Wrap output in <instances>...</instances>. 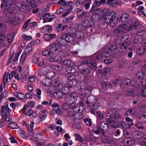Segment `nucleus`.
<instances>
[{"label":"nucleus","mask_w":146,"mask_h":146,"mask_svg":"<svg viewBox=\"0 0 146 146\" xmlns=\"http://www.w3.org/2000/svg\"><path fill=\"white\" fill-rule=\"evenodd\" d=\"M47 49L42 52V54L43 56L48 57L52 54H58L61 51L60 46L57 44H51L47 46Z\"/></svg>","instance_id":"f257e3e1"},{"label":"nucleus","mask_w":146,"mask_h":146,"mask_svg":"<svg viewBox=\"0 0 146 146\" xmlns=\"http://www.w3.org/2000/svg\"><path fill=\"white\" fill-rule=\"evenodd\" d=\"M116 16L115 13L113 11H111L106 14L104 21L107 24H110L111 27H114L116 24L115 21Z\"/></svg>","instance_id":"f03ea898"},{"label":"nucleus","mask_w":146,"mask_h":146,"mask_svg":"<svg viewBox=\"0 0 146 146\" xmlns=\"http://www.w3.org/2000/svg\"><path fill=\"white\" fill-rule=\"evenodd\" d=\"M21 15L20 14H16L13 16L6 17L4 21L11 25H16L20 24L22 21L23 19L20 17Z\"/></svg>","instance_id":"7ed1b4c3"},{"label":"nucleus","mask_w":146,"mask_h":146,"mask_svg":"<svg viewBox=\"0 0 146 146\" xmlns=\"http://www.w3.org/2000/svg\"><path fill=\"white\" fill-rule=\"evenodd\" d=\"M12 0H2L1 7L2 8L5 7V12L6 14H10L14 12V8L12 5Z\"/></svg>","instance_id":"20e7f679"},{"label":"nucleus","mask_w":146,"mask_h":146,"mask_svg":"<svg viewBox=\"0 0 146 146\" xmlns=\"http://www.w3.org/2000/svg\"><path fill=\"white\" fill-rule=\"evenodd\" d=\"M78 94L76 92H72L69 94L65 98L66 101L70 104V107L72 108H74L76 107L74 103L78 100Z\"/></svg>","instance_id":"39448f33"},{"label":"nucleus","mask_w":146,"mask_h":146,"mask_svg":"<svg viewBox=\"0 0 146 146\" xmlns=\"http://www.w3.org/2000/svg\"><path fill=\"white\" fill-rule=\"evenodd\" d=\"M94 58L91 57L90 59L86 58L82 61V64H80L78 66V68L80 69L85 66V64H88L89 67L92 69L94 70L96 68V62L94 60Z\"/></svg>","instance_id":"423d86ee"},{"label":"nucleus","mask_w":146,"mask_h":146,"mask_svg":"<svg viewBox=\"0 0 146 146\" xmlns=\"http://www.w3.org/2000/svg\"><path fill=\"white\" fill-rule=\"evenodd\" d=\"M67 85V86H66L62 84H59L56 85L55 89L57 90H60L64 94L70 91V89L69 88H72L73 86V85H69L68 83Z\"/></svg>","instance_id":"0eeeda50"},{"label":"nucleus","mask_w":146,"mask_h":146,"mask_svg":"<svg viewBox=\"0 0 146 146\" xmlns=\"http://www.w3.org/2000/svg\"><path fill=\"white\" fill-rule=\"evenodd\" d=\"M136 76L138 78H142L141 80L144 82L146 80V64L144 65L141 69L136 74Z\"/></svg>","instance_id":"6e6552de"},{"label":"nucleus","mask_w":146,"mask_h":146,"mask_svg":"<svg viewBox=\"0 0 146 146\" xmlns=\"http://www.w3.org/2000/svg\"><path fill=\"white\" fill-rule=\"evenodd\" d=\"M34 124V122L30 121L29 119H27L26 121H24L23 122V126L26 127L30 135L33 134L34 132L33 130Z\"/></svg>","instance_id":"1a4fd4ad"},{"label":"nucleus","mask_w":146,"mask_h":146,"mask_svg":"<svg viewBox=\"0 0 146 146\" xmlns=\"http://www.w3.org/2000/svg\"><path fill=\"white\" fill-rule=\"evenodd\" d=\"M139 88L138 87L136 86L133 89H128L126 92V94L127 95L134 97L139 96L140 94L139 92Z\"/></svg>","instance_id":"9d476101"},{"label":"nucleus","mask_w":146,"mask_h":146,"mask_svg":"<svg viewBox=\"0 0 146 146\" xmlns=\"http://www.w3.org/2000/svg\"><path fill=\"white\" fill-rule=\"evenodd\" d=\"M16 74L17 72L15 71L12 72L11 73H9L7 75L5 73L4 74L3 78L4 84L5 85L9 83L8 81V78L10 80L14 76V75H16Z\"/></svg>","instance_id":"9b49d317"},{"label":"nucleus","mask_w":146,"mask_h":146,"mask_svg":"<svg viewBox=\"0 0 146 146\" xmlns=\"http://www.w3.org/2000/svg\"><path fill=\"white\" fill-rule=\"evenodd\" d=\"M90 13H92V14L96 16H98L99 18L98 19H102V11L101 9L100 8L97 9L96 10H94L92 7L90 11Z\"/></svg>","instance_id":"f8f14e48"},{"label":"nucleus","mask_w":146,"mask_h":146,"mask_svg":"<svg viewBox=\"0 0 146 146\" xmlns=\"http://www.w3.org/2000/svg\"><path fill=\"white\" fill-rule=\"evenodd\" d=\"M129 133L126 135L124 136L125 137V138L124 139V142L125 144L126 143V145H131L134 144L135 143V139L134 138L132 137H129Z\"/></svg>","instance_id":"ddd939ff"},{"label":"nucleus","mask_w":146,"mask_h":146,"mask_svg":"<svg viewBox=\"0 0 146 146\" xmlns=\"http://www.w3.org/2000/svg\"><path fill=\"white\" fill-rule=\"evenodd\" d=\"M108 125L107 123L105 121H102L100 124V127L99 126L97 127V129L102 131V135H103L104 131L108 130Z\"/></svg>","instance_id":"4468645a"},{"label":"nucleus","mask_w":146,"mask_h":146,"mask_svg":"<svg viewBox=\"0 0 146 146\" xmlns=\"http://www.w3.org/2000/svg\"><path fill=\"white\" fill-rule=\"evenodd\" d=\"M127 28L125 24L120 25L115 30L114 33L117 34L118 33L124 32Z\"/></svg>","instance_id":"2eb2a0df"},{"label":"nucleus","mask_w":146,"mask_h":146,"mask_svg":"<svg viewBox=\"0 0 146 146\" xmlns=\"http://www.w3.org/2000/svg\"><path fill=\"white\" fill-rule=\"evenodd\" d=\"M23 113L26 115L29 116L32 115L33 113V111L31 110L29 108L26 106V105H24L23 108Z\"/></svg>","instance_id":"dca6fc26"},{"label":"nucleus","mask_w":146,"mask_h":146,"mask_svg":"<svg viewBox=\"0 0 146 146\" xmlns=\"http://www.w3.org/2000/svg\"><path fill=\"white\" fill-rule=\"evenodd\" d=\"M120 125L122 128L123 135L124 136H125L128 133L127 129L129 128V127L127 125V123L124 121H122L121 122Z\"/></svg>","instance_id":"f3484780"},{"label":"nucleus","mask_w":146,"mask_h":146,"mask_svg":"<svg viewBox=\"0 0 146 146\" xmlns=\"http://www.w3.org/2000/svg\"><path fill=\"white\" fill-rule=\"evenodd\" d=\"M142 87L141 89V94L143 97H146V80L143 82V80L141 81Z\"/></svg>","instance_id":"a211bd4d"},{"label":"nucleus","mask_w":146,"mask_h":146,"mask_svg":"<svg viewBox=\"0 0 146 146\" xmlns=\"http://www.w3.org/2000/svg\"><path fill=\"white\" fill-rule=\"evenodd\" d=\"M10 110L7 106H2L1 110L0 112L1 115L7 114L9 115Z\"/></svg>","instance_id":"6ab92c4d"},{"label":"nucleus","mask_w":146,"mask_h":146,"mask_svg":"<svg viewBox=\"0 0 146 146\" xmlns=\"http://www.w3.org/2000/svg\"><path fill=\"white\" fill-rule=\"evenodd\" d=\"M108 122L109 125L113 128H116L119 125V123L111 118H109L108 120Z\"/></svg>","instance_id":"aec40b11"},{"label":"nucleus","mask_w":146,"mask_h":146,"mask_svg":"<svg viewBox=\"0 0 146 146\" xmlns=\"http://www.w3.org/2000/svg\"><path fill=\"white\" fill-rule=\"evenodd\" d=\"M60 64L62 65L71 66H73L75 65V64L74 62L68 59H66L64 61H61Z\"/></svg>","instance_id":"412c9836"},{"label":"nucleus","mask_w":146,"mask_h":146,"mask_svg":"<svg viewBox=\"0 0 146 146\" xmlns=\"http://www.w3.org/2000/svg\"><path fill=\"white\" fill-rule=\"evenodd\" d=\"M81 26L84 28H88L91 27V25L89 21L86 19H84L81 22Z\"/></svg>","instance_id":"4be33fe9"},{"label":"nucleus","mask_w":146,"mask_h":146,"mask_svg":"<svg viewBox=\"0 0 146 146\" xmlns=\"http://www.w3.org/2000/svg\"><path fill=\"white\" fill-rule=\"evenodd\" d=\"M53 83L52 80L50 79L46 78L42 80V83L43 85L46 86H50Z\"/></svg>","instance_id":"5701e85b"},{"label":"nucleus","mask_w":146,"mask_h":146,"mask_svg":"<svg viewBox=\"0 0 146 146\" xmlns=\"http://www.w3.org/2000/svg\"><path fill=\"white\" fill-rule=\"evenodd\" d=\"M57 41L58 43H55V44H57L60 46V44L63 46H66L68 44V43L66 42L65 39L63 38H62V36H61V38H58L57 39ZM60 47H61V46Z\"/></svg>","instance_id":"b1692460"},{"label":"nucleus","mask_w":146,"mask_h":146,"mask_svg":"<svg viewBox=\"0 0 146 146\" xmlns=\"http://www.w3.org/2000/svg\"><path fill=\"white\" fill-rule=\"evenodd\" d=\"M96 101V97L93 95H90L88 96L87 98V100L86 102L87 104H90L91 103H95Z\"/></svg>","instance_id":"393cba45"},{"label":"nucleus","mask_w":146,"mask_h":146,"mask_svg":"<svg viewBox=\"0 0 146 146\" xmlns=\"http://www.w3.org/2000/svg\"><path fill=\"white\" fill-rule=\"evenodd\" d=\"M146 52V46H143L139 48L137 51V53L141 56L143 55Z\"/></svg>","instance_id":"a878e982"},{"label":"nucleus","mask_w":146,"mask_h":146,"mask_svg":"<svg viewBox=\"0 0 146 146\" xmlns=\"http://www.w3.org/2000/svg\"><path fill=\"white\" fill-rule=\"evenodd\" d=\"M129 44H130L129 42H127L121 43L120 47V50L122 52L125 51Z\"/></svg>","instance_id":"bb28decb"},{"label":"nucleus","mask_w":146,"mask_h":146,"mask_svg":"<svg viewBox=\"0 0 146 146\" xmlns=\"http://www.w3.org/2000/svg\"><path fill=\"white\" fill-rule=\"evenodd\" d=\"M111 71V69L110 68H104L102 70H100L99 71L100 73L101 74L102 76H105L109 72Z\"/></svg>","instance_id":"cd10ccee"},{"label":"nucleus","mask_w":146,"mask_h":146,"mask_svg":"<svg viewBox=\"0 0 146 146\" xmlns=\"http://www.w3.org/2000/svg\"><path fill=\"white\" fill-rule=\"evenodd\" d=\"M50 67L52 69L59 71H61L63 69L62 66L58 65H55L51 64L50 65Z\"/></svg>","instance_id":"c85d7f7f"},{"label":"nucleus","mask_w":146,"mask_h":146,"mask_svg":"<svg viewBox=\"0 0 146 146\" xmlns=\"http://www.w3.org/2000/svg\"><path fill=\"white\" fill-rule=\"evenodd\" d=\"M111 138L108 136H103L102 137V141L104 143L110 144L111 142Z\"/></svg>","instance_id":"c756f323"},{"label":"nucleus","mask_w":146,"mask_h":146,"mask_svg":"<svg viewBox=\"0 0 146 146\" xmlns=\"http://www.w3.org/2000/svg\"><path fill=\"white\" fill-rule=\"evenodd\" d=\"M2 117V121L4 122L5 121H9L11 120V118L9 117V115L7 114L1 115Z\"/></svg>","instance_id":"7c9ffc66"},{"label":"nucleus","mask_w":146,"mask_h":146,"mask_svg":"<svg viewBox=\"0 0 146 146\" xmlns=\"http://www.w3.org/2000/svg\"><path fill=\"white\" fill-rule=\"evenodd\" d=\"M123 83L126 85H129L131 87H133L135 86V84H133L134 82H131V80L128 79H125L123 81Z\"/></svg>","instance_id":"2f4dec72"},{"label":"nucleus","mask_w":146,"mask_h":146,"mask_svg":"<svg viewBox=\"0 0 146 146\" xmlns=\"http://www.w3.org/2000/svg\"><path fill=\"white\" fill-rule=\"evenodd\" d=\"M74 17L73 16H70L63 19L62 20V22L64 23H70L72 21Z\"/></svg>","instance_id":"473e14b6"},{"label":"nucleus","mask_w":146,"mask_h":146,"mask_svg":"<svg viewBox=\"0 0 146 146\" xmlns=\"http://www.w3.org/2000/svg\"><path fill=\"white\" fill-rule=\"evenodd\" d=\"M63 94H64L61 91L58 90L54 93V96L56 98H59L62 96Z\"/></svg>","instance_id":"72a5a7b5"},{"label":"nucleus","mask_w":146,"mask_h":146,"mask_svg":"<svg viewBox=\"0 0 146 146\" xmlns=\"http://www.w3.org/2000/svg\"><path fill=\"white\" fill-rule=\"evenodd\" d=\"M113 84L116 85H120L121 88L123 87V86H122L123 83L122 81L121 80H119L117 79H115L113 81Z\"/></svg>","instance_id":"f704fd0d"},{"label":"nucleus","mask_w":146,"mask_h":146,"mask_svg":"<svg viewBox=\"0 0 146 146\" xmlns=\"http://www.w3.org/2000/svg\"><path fill=\"white\" fill-rule=\"evenodd\" d=\"M27 2L28 5L32 7H35L37 5L35 0H27Z\"/></svg>","instance_id":"c9c22d12"},{"label":"nucleus","mask_w":146,"mask_h":146,"mask_svg":"<svg viewBox=\"0 0 146 146\" xmlns=\"http://www.w3.org/2000/svg\"><path fill=\"white\" fill-rule=\"evenodd\" d=\"M62 38H64L68 43L72 41L73 39V37L72 36L68 35H63Z\"/></svg>","instance_id":"e433bc0d"},{"label":"nucleus","mask_w":146,"mask_h":146,"mask_svg":"<svg viewBox=\"0 0 146 146\" xmlns=\"http://www.w3.org/2000/svg\"><path fill=\"white\" fill-rule=\"evenodd\" d=\"M135 110L134 109H131L128 110L126 113V115H131L133 116L135 113Z\"/></svg>","instance_id":"4c0bfd02"},{"label":"nucleus","mask_w":146,"mask_h":146,"mask_svg":"<svg viewBox=\"0 0 146 146\" xmlns=\"http://www.w3.org/2000/svg\"><path fill=\"white\" fill-rule=\"evenodd\" d=\"M8 126L12 129H18L19 128V126L14 122L9 123L8 125Z\"/></svg>","instance_id":"58836bf2"},{"label":"nucleus","mask_w":146,"mask_h":146,"mask_svg":"<svg viewBox=\"0 0 146 146\" xmlns=\"http://www.w3.org/2000/svg\"><path fill=\"white\" fill-rule=\"evenodd\" d=\"M74 137L77 140L80 142H83L84 141L83 139L79 134L75 133L74 135Z\"/></svg>","instance_id":"ea45409f"},{"label":"nucleus","mask_w":146,"mask_h":146,"mask_svg":"<svg viewBox=\"0 0 146 146\" xmlns=\"http://www.w3.org/2000/svg\"><path fill=\"white\" fill-rule=\"evenodd\" d=\"M30 21V19H29L23 25L22 28L24 29V31H26L29 29L28 25Z\"/></svg>","instance_id":"a19ab883"},{"label":"nucleus","mask_w":146,"mask_h":146,"mask_svg":"<svg viewBox=\"0 0 146 146\" xmlns=\"http://www.w3.org/2000/svg\"><path fill=\"white\" fill-rule=\"evenodd\" d=\"M139 23L137 22H135L132 25H130L127 29L128 31H130L133 29H136V27L138 26Z\"/></svg>","instance_id":"79ce46f5"},{"label":"nucleus","mask_w":146,"mask_h":146,"mask_svg":"<svg viewBox=\"0 0 146 146\" xmlns=\"http://www.w3.org/2000/svg\"><path fill=\"white\" fill-rule=\"evenodd\" d=\"M144 136V133L143 132H138L135 135L136 137L138 139H142Z\"/></svg>","instance_id":"37998d69"},{"label":"nucleus","mask_w":146,"mask_h":146,"mask_svg":"<svg viewBox=\"0 0 146 146\" xmlns=\"http://www.w3.org/2000/svg\"><path fill=\"white\" fill-rule=\"evenodd\" d=\"M68 115L72 117H74L75 119H76V113L73 110L69 111L68 113Z\"/></svg>","instance_id":"c03bdc74"},{"label":"nucleus","mask_w":146,"mask_h":146,"mask_svg":"<svg viewBox=\"0 0 146 146\" xmlns=\"http://www.w3.org/2000/svg\"><path fill=\"white\" fill-rule=\"evenodd\" d=\"M129 17V15L126 13H123L121 16L120 19L122 21H125Z\"/></svg>","instance_id":"a18cd8bd"},{"label":"nucleus","mask_w":146,"mask_h":146,"mask_svg":"<svg viewBox=\"0 0 146 146\" xmlns=\"http://www.w3.org/2000/svg\"><path fill=\"white\" fill-rule=\"evenodd\" d=\"M107 3L110 7H115L116 4L113 0H107Z\"/></svg>","instance_id":"49530a36"},{"label":"nucleus","mask_w":146,"mask_h":146,"mask_svg":"<svg viewBox=\"0 0 146 146\" xmlns=\"http://www.w3.org/2000/svg\"><path fill=\"white\" fill-rule=\"evenodd\" d=\"M66 71L68 73H74L75 71V69L72 67H67L65 68Z\"/></svg>","instance_id":"de8ad7c7"},{"label":"nucleus","mask_w":146,"mask_h":146,"mask_svg":"<svg viewBox=\"0 0 146 146\" xmlns=\"http://www.w3.org/2000/svg\"><path fill=\"white\" fill-rule=\"evenodd\" d=\"M135 126L139 129H143L144 128L143 124L140 122H138L137 123H135Z\"/></svg>","instance_id":"09e8293b"},{"label":"nucleus","mask_w":146,"mask_h":146,"mask_svg":"<svg viewBox=\"0 0 146 146\" xmlns=\"http://www.w3.org/2000/svg\"><path fill=\"white\" fill-rule=\"evenodd\" d=\"M93 58L95 57V58H96V60H100L102 59L103 58V57H102V55H101V53L99 54L98 53H96L93 56H92ZM95 60V59H94Z\"/></svg>","instance_id":"8fccbe9b"},{"label":"nucleus","mask_w":146,"mask_h":146,"mask_svg":"<svg viewBox=\"0 0 146 146\" xmlns=\"http://www.w3.org/2000/svg\"><path fill=\"white\" fill-rule=\"evenodd\" d=\"M75 76L74 75H72L69 76L68 78V80H70V81L68 83L69 85L70 84V85H72L71 84L73 83L75 81H72L75 78Z\"/></svg>","instance_id":"3c124183"},{"label":"nucleus","mask_w":146,"mask_h":146,"mask_svg":"<svg viewBox=\"0 0 146 146\" xmlns=\"http://www.w3.org/2000/svg\"><path fill=\"white\" fill-rule=\"evenodd\" d=\"M15 95L17 97L21 100H23L25 98L24 94L21 93H16L15 94Z\"/></svg>","instance_id":"603ef678"},{"label":"nucleus","mask_w":146,"mask_h":146,"mask_svg":"<svg viewBox=\"0 0 146 146\" xmlns=\"http://www.w3.org/2000/svg\"><path fill=\"white\" fill-rule=\"evenodd\" d=\"M55 112L58 114H61V110L59 108H57V109L55 110V111L54 110H51L49 112V114L51 115L54 114Z\"/></svg>","instance_id":"864d4df0"},{"label":"nucleus","mask_w":146,"mask_h":146,"mask_svg":"<svg viewBox=\"0 0 146 146\" xmlns=\"http://www.w3.org/2000/svg\"><path fill=\"white\" fill-rule=\"evenodd\" d=\"M27 54L25 52H23L21 56V59L20 60V63H22L23 62Z\"/></svg>","instance_id":"5fc2aeb1"},{"label":"nucleus","mask_w":146,"mask_h":146,"mask_svg":"<svg viewBox=\"0 0 146 146\" xmlns=\"http://www.w3.org/2000/svg\"><path fill=\"white\" fill-rule=\"evenodd\" d=\"M7 27L4 24L0 23V32H2L5 31Z\"/></svg>","instance_id":"6e6d98bb"},{"label":"nucleus","mask_w":146,"mask_h":146,"mask_svg":"<svg viewBox=\"0 0 146 146\" xmlns=\"http://www.w3.org/2000/svg\"><path fill=\"white\" fill-rule=\"evenodd\" d=\"M35 105V103L34 102L30 101L27 103V106L28 108L29 107L31 108H33Z\"/></svg>","instance_id":"4d7b16f0"},{"label":"nucleus","mask_w":146,"mask_h":146,"mask_svg":"<svg viewBox=\"0 0 146 146\" xmlns=\"http://www.w3.org/2000/svg\"><path fill=\"white\" fill-rule=\"evenodd\" d=\"M22 38L24 40L27 41L31 40L32 39V37L31 36L25 35H22Z\"/></svg>","instance_id":"13d9d810"},{"label":"nucleus","mask_w":146,"mask_h":146,"mask_svg":"<svg viewBox=\"0 0 146 146\" xmlns=\"http://www.w3.org/2000/svg\"><path fill=\"white\" fill-rule=\"evenodd\" d=\"M84 121L85 123L88 126H90L92 124V121L90 119L88 118H85Z\"/></svg>","instance_id":"bf43d9fd"},{"label":"nucleus","mask_w":146,"mask_h":146,"mask_svg":"<svg viewBox=\"0 0 146 146\" xmlns=\"http://www.w3.org/2000/svg\"><path fill=\"white\" fill-rule=\"evenodd\" d=\"M102 88L105 89H106L110 87L111 86L108 83L104 82L102 83Z\"/></svg>","instance_id":"052dcab7"},{"label":"nucleus","mask_w":146,"mask_h":146,"mask_svg":"<svg viewBox=\"0 0 146 146\" xmlns=\"http://www.w3.org/2000/svg\"><path fill=\"white\" fill-rule=\"evenodd\" d=\"M68 3L67 1H65L64 0H61L58 2V4H59L60 5L65 6L67 5Z\"/></svg>","instance_id":"680f3d73"},{"label":"nucleus","mask_w":146,"mask_h":146,"mask_svg":"<svg viewBox=\"0 0 146 146\" xmlns=\"http://www.w3.org/2000/svg\"><path fill=\"white\" fill-rule=\"evenodd\" d=\"M32 50V46L28 45H27V48L25 49L24 52L28 54Z\"/></svg>","instance_id":"e2e57ef3"},{"label":"nucleus","mask_w":146,"mask_h":146,"mask_svg":"<svg viewBox=\"0 0 146 146\" xmlns=\"http://www.w3.org/2000/svg\"><path fill=\"white\" fill-rule=\"evenodd\" d=\"M125 121L127 122H130L131 123L129 124H128V125L129 126H133L134 125V124L133 123V120L131 119L129 117H126L125 119Z\"/></svg>","instance_id":"0e129e2a"},{"label":"nucleus","mask_w":146,"mask_h":146,"mask_svg":"<svg viewBox=\"0 0 146 146\" xmlns=\"http://www.w3.org/2000/svg\"><path fill=\"white\" fill-rule=\"evenodd\" d=\"M80 73L83 75H86L90 72V70L88 68L83 69L80 72Z\"/></svg>","instance_id":"69168bd1"},{"label":"nucleus","mask_w":146,"mask_h":146,"mask_svg":"<svg viewBox=\"0 0 146 146\" xmlns=\"http://www.w3.org/2000/svg\"><path fill=\"white\" fill-rule=\"evenodd\" d=\"M52 54V55H50V58H49V61L50 62H55V54Z\"/></svg>","instance_id":"338daca9"},{"label":"nucleus","mask_w":146,"mask_h":146,"mask_svg":"<svg viewBox=\"0 0 146 146\" xmlns=\"http://www.w3.org/2000/svg\"><path fill=\"white\" fill-rule=\"evenodd\" d=\"M141 117L137 116V117L140 118L142 121L144 123L146 122V115L141 114L140 115Z\"/></svg>","instance_id":"774afa93"}]
</instances>
